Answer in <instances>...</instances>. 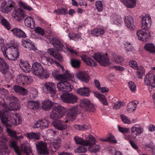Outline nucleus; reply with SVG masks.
I'll return each mask as SVG.
<instances>
[{"label":"nucleus","instance_id":"f257e3e1","mask_svg":"<svg viewBox=\"0 0 155 155\" xmlns=\"http://www.w3.org/2000/svg\"><path fill=\"white\" fill-rule=\"evenodd\" d=\"M1 49L5 57L9 60H15L18 57L19 49L17 45L13 41L9 44L1 47Z\"/></svg>","mask_w":155,"mask_h":155},{"label":"nucleus","instance_id":"f03ea898","mask_svg":"<svg viewBox=\"0 0 155 155\" xmlns=\"http://www.w3.org/2000/svg\"><path fill=\"white\" fill-rule=\"evenodd\" d=\"M0 117L2 123L6 127L16 125L21 122V117L18 113L13 114H6L5 112L0 111Z\"/></svg>","mask_w":155,"mask_h":155},{"label":"nucleus","instance_id":"7ed1b4c3","mask_svg":"<svg viewBox=\"0 0 155 155\" xmlns=\"http://www.w3.org/2000/svg\"><path fill=\"white\" fill-rule=\"evenodd\" d=\"M93 58L102 66L105 67L109 64V60L107 54L99 53H95Z\"/></svg>","mask_w":155,"mask_h":155},{"label":"nucleus","instance_id":"20e7f679","mask_svg":"<svg viewBox=\"0 0 155 155\" xmlns=\"http://www.w3.org/2000/svg\"><path fill=\"white\" fill-rule=\"evenodd\" d=\"M80 107L82 110L85 111L93 112L95 110L93 104L89 100L86 99H83L81 101Z\"/></svg>","mask_w":155,"mask_h":155},{"label":"nucleus","instance_id":"39448f33","mask_svg":"<svg viewBox=\"0 0 155 155\" xmlns=\"http://www.w3.org/2000/svg\"><path fill=\"white\" fill-rule=\"evenodd\" d=\"M61 97L63 102L68 103L74 104L77 102L78 97L72 93H63Z\"/></svg>","mask_w":155,"mask_h":155},{"label":"nucleus","instance_id":"423d86ee","mask_svg":"<svg viewBox=\"0 0 155 155\" xmlns=\"http://www.w3.org/2000/svg\"><path fill=\"white\" fill-rule=\"evenodd\" d=\"M72 87L67 82V80L60 81L57 84L58 91L61 92H70L71 91Z\"/></svg>","mask_w":155,"mask_h":155},{"label":"nucleus","instance_id":"0eeeda50","mask_svg":"<svg viewBox=\"0 0 155 155\" xmlns=\"http://www.w3.org/2000/svg\"><path fill=\"white\" fill-rule=\"evenodd\" d=\"M9 104H8L6 102L2 104L3 107H4L3 108V111L2 112H5L6 114H10L9 112L12 110H14L19 109L20 108L18 104L16 103L12 102H9Z\"/></svg>","mask_w":155,"mask_h":155},{"label":"nucleus","instance_id":"6e6552de","mask_svg":"<svg viewBox=\"0 0 155 155\" xmlns=\"http://www.w3.org/2000/svg\"><path fill=\"white\" fill-rule=\"evenodd\" d=\"M131 134L128 136L129 139H134L137 136L140 135L143 131L142 129L139 125L136 124L133 126L130 129Z\"/></svg>","mask_w":155,"mask_h":155},{"label":"nucleus","instance_id":"1a4fd4ad","mask_svg":"<svg viewBox=\"0 0 155 155\" xmlns=\"http://www.w3.org/2000/svg\"><path fill=\"white\" fill-rule=\"evenodd\" d=\"M142 29L137 31V35L139 40L146 42L147 41L148 38L150 36V33L148 30L143 28Z\"/></svg>","mask_w":155,"mask_h":155},{"label":"nucleus","instance_id":"9d476101","mask_svg":"<svg viewBox=\"0 0 155 155\" xmlns=\"http://www.w3.org/2000/svg\"><path fill=\"white\" fill-rule=\"evenodd\" d=\"M43 88V89L45 90L46 93L50 94L51 96L53 97L55 95L56 87L54 83L49 82H47L45 84Z\"/></svg>","mask_w":155,"mask_h":155},{"label":"nucleus","instance_id":"9b49d317","mask_svg":"<svg viewBox=\"0 0 155 155\" xmlns=\"http://www.w3.org/2000/svg\"><path fill=\"white\" fill-rule=\"evenodd\" d=\"M52 75L55 79L59 80L60 81H65L67 79H72L73 77V75L71 74L68 73V71H66L63 74H56L55 72H53Z\"/></svg>","mask_w":155,"mask_h":155},{"label":"nucleus","instance_id":"f8f14e48","mask_svg":"<svg viewBox=\"0 0 155 155\" xmlns=\"http://www.w3.org/2000/svg\"><path fill=\"white\" fill-rule=\"evenodd\" d=\"M15 3L11 0L2 3L1 7L2 11L5 13H8L12 10V8L15 6Z\"/></svg>","mask_w":155,"mask_h":155},{"label":"nucleus","instance_id":"ddd939ff","mask_svg":"<svg viewBox=\"0 0 155 155\" xmlns=\"http://www.w3.org/2000/svg\"><path fill=\"white\" fill-rule=\"evenodd\" d=\"M12 16L15 20L19 21L24 18L25 14L20 8H15L13 11Z\"/></svg>","mask_w":155,"mask_h":155},{"label":"nucleus","instance_id":"4468645a","mask_svg":"<svg viewBox=\"0 0 155 155\" xmlns=\"http://www.w3.org/2000/svg\"><path fill=\"white\" fill-rule=\"evenodd\" d=\"M68 120H58L54 122L53 125L54 127L57 129L61 130L67 128V125L66 124L68 122Z\"/></svg>","mask_w":155,"mask_h":155},{"label":"nucleus","instance_id":"2eb2a0df","mask_svg":"<svg viewBox=\"0 0 155 155\" xmlns=\"http://www.w3.org/2000/svg\"><path fill=\"white\" fill-rule=\"evenodd\" d=\"M49 41V42L52 43L53 46L57 50L61 51L62 50L63 45L58 39L52 37L51 39H50Z\"/></svg>","mask_w":155,"mask_h":155},{"label":"nucleus","instance_id":"dca6fc26","mask_svg":"<svg viewBox=\"0 0 155 155\" xmlns=\"http://www.w3.org/2000/svg\"><path fill=\"white\" fill-rule=\"evenodd\" d=\"M2 139L4 140L5 141L0 140V150L3 154H8L9 153V151L8 148L7 143L6 142V141H8V139L5 137H4Z\"/></svg>","mask_w":155,"mask_h":155},{"label":"nucleus","instance_id":"f3484780","mask_svg":"<svg viewBox=\"0 0 155 155\" xmlns=\"http://www.w3.org/2000/svg\"><path fill=\"white\" fill-rule=\"evenodd\" d=\"M124 20L125 25L127 27L131 30H134L135 27L133 17L130 15L127 16H125Z\"/></svg>","mask_w":155,"mask_h":155},{"label":"nucleus","instance_id":"a211bd4d","mask_svg":"<svg viewBox=\"0 0 155 155\" xmlns=\"http://www.w3.org/2000/svg\"><path fill=\"white\" fill-rule=\"evenodd\" d=\"M76 77L81 81L87 82L90 80L89 76L85 71H80L78 72L76 75Z\"/></svg>","mask_w":155,"mask_h":155},{"label":"nucleus","instance_id":"6ab92c4d","mask_svg":"<svg viewBox=\"0 0 155 155\" xmlns=\"http://www.w3.org/2000/svg\"><path fill=\"white\" fill-rule=\"evenodd\" d=\"M79 112L78 106H73L68 110V115L69 118L72 119H75Z\"/></svg>","mask_w":155,"mask_h":155},{"label":"nucleus","instance_id":"aec40b11","mask_svg":"<svg viewBox=\"0 0 155 155\" xmlns=\"http://www.w3.org/2000/svg\"><path fill=\"white\" fill-rule=\"evenodd\" d=\"M9 66L4 59L0 57V71L3 74H5L8 72Z\"/></svg>","mask_w":155,"mask_h":155},{"label":"nucleus","instance_id":"412c9836","mask_svg":"<svg viewBox=\"0 0 155 155\" xmlns=\"http://www.w3.org/2000/svg\"><path fill=\"white\" fill-rule=\"evenodd\" d=\"M11 31L15 36L18 38H25L27 37L25 33L22 30L18 28H14Z\"/></svg>","mask_w":155,"mask_h":155},{"label":"nucleus","instance_id":"4be33fe9","mask_svg":"<svg viewBox=\"0 0 155 155\" xmlns=\"http://www.w3.org/2000/svg\"><path fill=\"white\" fill-rule=\"evenodd\" d=\"M49 154L47 143L42 141L39 142V154L45 155Z\"/></svg>","mask_w":155,"mask_h":155},{"label":"nucleus","instance_id":"5701e85b","mask_svg":"<svg viewBox=\"0 0 155 155\" xmlns=\"http://www.w3.org/2000/svg\"><path fill=\"white\" fill-rule=\"evenodd\" d=\"M81 58L83 61L85 62L87 65L92 67H96L97 66V63L92 59L85 55L81 56Z\"/></svg>","mask_w":155,"mask_h":155},{"label":"nucleus","instance_id":"b1692460","mask_svg":"<svg viewBox=\"0 0 155 155\" xmlns=\"http://www.w3.org/2000/svg\"><path fill=\"white\" fill-rule=\"evenodd\" d=\"M151 22V20L150 15L146 14L142 18V27H143V28L145 29H146L147 28L148 25H150Z\"/></svg>","mask_w":155,"mask_h":155},{"label":"nucleus","instance_id":"393cba45","mask_svg":"<svg viewBox=\"0 0 155 155\" xmlns=\"http://www.w3.org/2000/svg\"><path fill=\"white\" fill-rule=\"evenodd\" d=\"M85 140H84V145L85 146L89 145L91 147L95 144V139L92 135H89L85 136Z\"/></svg>","mask_w":155,"mask_h":155},{"label":"nucleus","instance_id":"a878e982","mask_svg":"<svg viewBox=\"0 0 155 155\" xmlns=\"http://www.w3.org/2000/svg\"><path fill=\"white\" fill-rule=\"evenodd\" d=\"M53 105V103L51 101L45 100L42 102L41 107L45 111H48L52 107Z\"/></svg>","mask_w":155,"mask_h":155},{"label":"nucleus","instance_id":"bb28decb","mask_svg":"<svg viewBox=\"0 0 155 155\" xmlns=\"http://www.w3.org/2000/svg\"><path fill=\"white\" fill-rule=\"evenodd\" d=\"M21 69L26 73L29 72L31 70L30 66L27 61H25L22 60H21L19 63Z\"/></svg>","mask_w":155,"mask_h":155},{"label":"nucleus","instance_id":"cd10ccee","mask_svg":"<svg viewBox=\"0 0 155 155\" xmlns=\"http://www.w3.org/2000/svg\"><path fill=\"white\" fill-rule=\"evenodd\" d=\"M24 22L25 25L28 28L33 29L35 27L34 20L31 17L26 18Z\"/></svg>","mask_w":155,"mask_h":155},{"label":"nucleus","instance_id":"c85d7f7f","mask_svg":"<svg viewBox=\"0 0 155 155\" xmlns=\"http://www.w3.org/2000/svg\"><path fill=\"white\" fill-rule=\"evenodd\" d=\"M13 89L15 92L22 95H25L27 94V90L21 86L15 85L14 86Z\"/></svg>","mask_w":155,"mask_h":155},{"label":"nucleus","instance_id":"c756f323","mask_svg":"<svg viewBox=\"0 0 155 155\" xmlns=\"http://www.w3.org/2000/svg\"><path fill=\"white\" fill-rule=\"evenodd\" d=\"M77 91L78 93L83 96H88L90 94V90L87 87L79 88Z\"/></svg>","mask_w":155,"mask_h":155},{"label":"nucleus","instance_id":"7c9ffc66","mask_svg":"<svg viewBox=\"0 0 155 155\" xmlns=\"http://www.w3.org/2000/svg\"><path fill=\"white\" fill-rule=\"evenodd\" d=\"M94 95L95 96L98 98L104 105L107 106L108 104L107 99L104 95L97 92L94 93Z\"/></svg>","mask_w":155,"mask_h":155},{"label":"nucleus","instance_id":"2f4dec72","mask_svg":"<svg viewBox=\"0 0 155 155\" xmlns=\"http://www.w3.org/2000/svg\"><path fill=\"white\" fill-rule=\"evenodd\" d=\"M27 107L34 110L39 108V102L38 101H29L28 102Z\"/></svg>","mask_w":155,"mask_h":155},{"label":"nucleus","instance_id":"473e14b6","mask_svg":"<svg viewBox=\"0 0 155 155\" xmlns=\"http://www.w3.org/2000/svg\"><path fill=\"white\" fill-rule=\"evenodd\" d=\"M48 52L51 55H52L55 58L58 59L59 61H63V58L61 55L60 54L56 53L54 48H49L48 49Z\"/></svg>","mask_w":155,"mask_h":155},{"label":"nucleus","instance_id":"72a5a7b5","mask_svg":"<svg viewBox=\"0 0 155 155\" xmlns=\"http://www.w3.org/2000/svg\"><path fill=\"white\" fill-rule=\"evenodd\" d=\"M127 7L132 8L136 5V0H120Z\"/></svg>","mask_w":155,"mask_h":155},{"label":"nucleus","instance_id":"f704fd0d","mask_svg":"<svg viewBox=\"0 0 155 155\" xmlns=\"http://www.w3.org/2000/svg\"><path fill=\"white\" fill-rule=\"evenodd\" d=\"M53 108L61 117L65 114L66 109L63 107L58 106L54 107Z\"/></svg>","mask_w":155,"mask_h":155},{"label":"nucleus","instance_id":"c9c22d12","mask_svg":"<svg viewBox=\"0 0 155 155\" xmlns=\"http://www.w3.org/2000/svg\"><path fill=\"white\" fill-rule=\"evenodd\" d=\"M0 22L1 24L8 30L10 29L11 27L9 23L4 17L0 15Z\"/></svg>","mask_w":155,"mask_h":155},{"label":"nucleus","instance_id":"e433bc0d","mask_svg":"<svg viewBox=\"0 0 155 155\" xmlns=\"http://www.w3.org/2000/svg\"><path fill=\"white\" fill-rule=\"evenodd\" d=\"M138 102L137 101H134L132 102H130L128 104L127 106V110L129 112L132 110H134L136 107L137 105L138 104Z\"/></svg>","mask_w":155,"mask_h":155},{"label":"nucleus","instance_id":"4c0bfd02","mask_svg":"<svg viewBox=\"0 0 155 155\" xmlns=\"http://www.w3.org/2000/svg\"><path fill=\"white\" fill-rule=\"evenodd\" d=\"M154 75L152 74L148 73L147 74L144 78L145 84L147 85H150L152 82V78H154Z\"/></svg>","mask_w":155,"mask_h":155},{"label":"nucleus","instance_id":"58836bf2","mask_svg":"<svg viewBox=\"0 0 155 155\" xmlns=\"http://www.w3.org/2000/svg\"><path fill=\"white\" fill-rule=\"evenodd\" d=\"M18 4L20 7L24 9L25 10L30 12L33 11V9L31 7L21 1H19Z\"/></svg>","mask_w":155,"mask_h":155},{"label":"nucleus","instance_id":"ea45409f","mask_svg":"<svg viewBox=\"0 0 155 155\" xmlns=\"http://www.w3.org/2000/svg\"><path fill=\"white\" fill-rule=\"evenodd\" d=\"M145 49L150 53L155 54V46L152 44L147 43L144 46Z\"/></svg>","mask_w":155,"mask_h":155},{"label":"nucleus","instance_id":"a19ab883","mask_svg":"<svg viewBox=\"0 0 155 155\" xmlns=\"http://www.w3.org/2000/svg\"><path fill=\"white\" fill-rule=\"evenodd\" d=\"M10 147L14 149L15 152L18 155H20L19 149L17 144L16 141H14L13 140L10 141Z\"/></svg>","mask_w":155,"mask_h":155},{"label":"nucleus","instance_id":"79ce46f5","mask_svg":"<svg viewBox=\"0 0 155 155\" xmlns=\"http://www.w3.org/2000/svg\"><path fill=\"white\" fill-rule=\"evenodd\" d=\"M21 148L24 153L27 154L31 152L30 146L28 143H23L21 145Z\"/></svg>","mask_w":155,"mask_h":155},{"label":"nucleus","instance_id":"37998d69","mask_svg":"<svg viewBox=\"0 0 155 155\" xmlns=\"http://www.w3.org/2000/svg\"><path fill=\"white\" fill-rule=\"evenodd\" d=\"M32 72L33 74L37 76H39V63H34L32 65Z\"/></svg>","mask_w":155,"mask_h":155},{"label":"nucleus","instance_id":"c03bdc74","mask_svg":"<svg viewBox=\"0 0 155 155\" xmlns=\"http://www.w3.org/2000/svg\"><path fill=\"white\" fill-rule=\"evenodd\" d=\"M39 69L41 71V72L39 73V78H48L49 75L45 71L43 68L40 63H39Z\"/></svg>","mask_w":155,"mask_h":155},{"label":"nucleus","instance_id":"a18cd8bd","mask_svg":"<svg viewBox=\"0 0 155 155\" xmlns=\"http://www.w3.org/2000/svg\"><path fill=\"white\" fill-rule=\"evenodd\" d=\"M104 31L101 29H94L91 31V34L94 36H98L104 34Z\"/></svg>","mask_w":155,"mask_h":155},{"label":"nucleus","instance_id":"49530a36","mask_svg":"<svg viewBox=\"0 0 155 155\" xmlns=\"http://www.w3.org/2000/svg\"><path fill=\"white\" fill-rule=\"evenodd\" d=\"M61 139L60 137H58L56 139L54 140L52 142L53 147L55 150H57L61 146Z\"/></svg>","mask_w":155,"mask_h":155},{"label":"nucleus","instance_id":"de8ad7c7","mask_svg":"<svg viewBox=\"0 0 155 155\" xmlns=\"http://www.w3.org/2000/svg\"><path fill=\"white\" fill-rule=\"evenodd\" d=\"M137 75L139 78H142L144 74L145 70L143 67L140 66L137 67Z\"/></svg>","mask_w":155,"mask_h":155},{"label":"nucleus","instance_id":"09e8293b","mask_svg":"<svg viewBox=\"0 0 155 155\" xmlns=\"http://www.w3.org/2000/svg\"><path fill=\"white\" fill-rule=\"evenodd\" d=\"M42 62L45 64H51L53 62V59L49 57L44 56L41 58Z\"/></svg>","mask_w":155,"mask_h":155},{"label":"nucleus","instance_id":"8fccbe9b","mask_svg":"<svg viewBox=\"0 0 155 155\" xmlns=\"http://www.w3.org/2000/svg\"><path fill=\"white\" fill-rule=\"evenodd\" d=\"M49 123V121L46 119H41L39 121V124H40L39 127L41 128V129L44 128H48Z\"/></svg>","mask_w":155,"mask_h":155},{"label":"nucleus","instance_id":"3c124183","mask_svg":"<svg viewBox=\"0 0 155 155\" xmlns=\"http://www.w3.org/2000/svg\"><path fill=\"white\" fill-rule=\"evenodd\" d=\"M50 116L51 119L54 120H56L61 118L59 114L55 111L53 108L50 113Z\"/></svg>","mask_w":155,"mask_h":155},{"label":"nucleus","instance_id":"603ef678","mask_svg":"<svg viewBox=\"0 0 155 155\" xmlns=\"http://www.w3.org/2000/svg\"><path fill=\"white\" fill-rule=\"evenodd\" d=\"M27 137L30 139H34L35 140L39 139V134L38 133H35L31 132L26 134Z\"/></svg>","mask_w":155,"mask_h":155},{"label":"nucleus","instance_id":"864d4df0","mask_svg":"<svg viewBox=\"0 0 155 155\" xmlns=\"http://www.w3.org/2000/svg\"><path fill=\"white\" fill-rule=\"evenodd\" d=\"M6 100L7 103L12 101L14 103L15 102L16 103L18 104L19 102V100L17 97L12 95L7 97Z\"/></svg>","mask_w":155,"mask_h":155},{"label":"nucleus","instance_id":"5fc2aeb1","mask_svg":"<svg viewBox=\"0 0 155 155\" xmlns=\"http://www.w3.org/2000/svg\"><path fill=\"white\" fill-rule=\"evenodd\" d=\"M112 55L114 60L116 63L119 64L123 61V58L119 55L115 54H112Z\"/></svg>","mask_w":155,"mask_h":155},{"label":"nucleus","instance_id":"6e6d98bb","mask_svg":"<svg viewBox=\"0 0 155 155\" xmlns=\"http://www.w3.org/2000/svg\"><path fill=\"white\" fill-rule=\"evenodd\" d=\"M80 61L74 59H71V64L72 66L74 68H78L80 66Z\"/></svg>","mask_w":155,"mask_h":155},{"label":"nucleus","instance_id":"4d7b16f0","mask_svg":"<svg viewBox=\"0 0 155 155\" xmlns=\"http://www.w3.org/2000/svg\"><path fill=\"white\" fill-rule=\"evenodd\" d=\"M120 117L121 119L122 122L124 123L127 124H130L131 123V121L130 119L125 115L123 114H120Z\"/></svg>","mask_w":155,"mask_h":155},{"label":"nucleus","instance_id":"13d9d810","mask_svg":"<svg viewBox=\"0 0 155 155\" xmlns=\"http://www.w3.org/2000/svg\"><path fill=\"white\" fill-rule=\"evenodd\" d=\"M74 140L77 144L84 145V140L82 138L76 136L74 137Z\"/></svg>","mask_w":155,"mask_h":155},{"label":"nucleus","instance_id":"bf43d9fd","mask_svg":"<svg viewBox=\"0 0 155 155\" xmlns=\"http://www.w3.org/2000/svg\"><path fill=\"white\" fill-rule=\"evenodd\" d=\"M128 86L130 91L132 92H134L136 90V86L134 83L132 81L128 82Z\"/></svg>","mask_w":155,"mask_h":155},{"label":"nucleus","instance_id":"052dcab7","mask_svg":"<svg viewBox=\"0 0 155 155\" xmlns=\"http://www.w3.org/2000/svg\"><path fill=\"white\" fill-rule=\"evenodd\" d=\"M54 12L56 14L62 15H66L67 14V10L65 8H61L56 10H54Z\"/></svg>","mask_w":155,"mask_h":155},{"label":"nucleus","instance_id":"680f3d73","mask_svg":"<svg viewBox=\"0 0 155 155\" xmlns=\"http://www.w3.org/2000/svg\"><path fill=\"white\" fill-rule=\"evenodd\" d=\"M25 75L22 74L18 75L16 78L17 81L20 84H24Z\"/></svg>","mask_w":155,"mask_h":155},{"label":"nucleus","instance_id":"e2e57ef3","mask_svg":"<svg viewBox=\"0 0 155 155\" xmlns=\"http://www.w3.org/2000/svg\"><path fill=\"white\" fill-rule=\"evenodd\" d=\"M45 34V32L44 30L42 28L39 27V35H40L42 36V37L40 38H41L45 40L46 38H47L49 40L50 37L49 36L46 37Z\"/></svg>","mask_w":155,"mask_h":155},{"label":"nucleus","instance_id":"0e129e2a","mask_svg":"<svg viewBox=\"0 0 155 155\" xmlns=\"http://www.w3.org/2000/svg\"><path fill=\"white\" fill-rule=\"evenodd\" d=\"M21 42L22 45L26 48L29 46V45L31 42V40L28 39H23L21 41Z\"/></svg>","mask_w":155,"mask_h":155},{"label":"nucleus","instance_id":"69168bd1","mask_svg":"<svg viewBox=\"0 0 155 155\" xmlns=\"http://www.w3.org/2000/svg\"><path fill=\"white\" fill-rule=\"evenodd\" d=\"M96 8L98 11H101L103 10V4L100 1H97L95 3Z\"/></svg>","mask_w":155,"mask_h":155},{"label":"nucleus","instance_id":"338daca9","mask_svg":"<svg viewBox=\"0 0 155 155\" xmlns=\"http://www.w3.org/2000/svg\"><path fill=\"white\" fill-rule=\"evenodd\" d=\"M117 127L119 131L123 134L127 133L130 132V129L128 128L123 127L119 125Z\"/></svg>","mask_w":155,"mask_h":155},{"label":"nucleus","instance_id":"774afa93","mask_svg":"<svg viewBox=\"0 0 155 155\" xmlns=\"http://www.w3.org/2000/svg\"><path fill=\"white\" fill-rule=\"evenodd\" d=\"M85 146L84 145L80 146L77 149V152L79 153H83L86 152L87 150V149Z\"/></svg>","mask_w":155,"mask_h":155}]
</instances>
